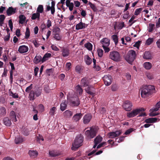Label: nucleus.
Instances as JSON below:
<instances>
[{
  "label": "nucleus",
  "mask_w": 160,
  "mask_h": 160,
  "mask_svg": "<svg viewBox=\"0 0 160 160\" xmlns=\"http://www.w3.org/2000/svg\"><path fill=\"white\" fill-rule=\"evenodd\" d=\"M154 86L151 85L144 86L141 92V95L142 98H146L151 95L154 91Z\"/></svg>",
  "instance_id": "f257e3e1"
},
{
  "label": "nucleus",
  "mask_w": 160,
  "mask_h": 160,
  "mask_svg": "<svg viewBox=\"0 0 160 160\" xmlns=\"http://www.w3.org/2000/svg\"><path fill=\"white\" fill-rule=\"evenodd\" d=\"M83 138L81 135H79L76 137L74 142L72 144L71 149L72 150L76 151L82 145Z\"/></svg>",
  "instance_id": "f03ea898"
},
{
  "label": "nucleus",
  "mask_w": 160,
  "mask_h": 160,
  "mask_svg": "<svg viewBox=\"0 0 160 160\" xmlns=\"http://www.w3.org/2000/svg\"><path fill=\"white\" fill-rule=\"evenodd\" d=\"M98 131V128L97 127H92L90 130H87L85 132V134L88 139H90L93 138L96 134Z\"/></svg>",
  "instance_id": "7ed1b4c3"
},
{
  "label": "nucleus",
  "mask_w": 160,
  "mask_h": 160,
  "mask_svg": "<svg viewBox=\"0 0 160 160\" xmlns=\"http://www.w3.org/2000/svg\"><path fill=\"white\" fill-rule=\"evenodd\" d=\"M100 43L105 51V52H108L110 51L108 46L110 44V40L107 38H102L100 41Z\"/></svg>",
  "instance_id": "20e7f679"
},
{
  "label": "nucleus",
  "mask_w": 160,
  "mask_h": 160,
  "mask_svg": "<svg viewBox=\"0 0 160 160\" xmlns=\"http://www.w3.org/2000/svg\"><path fill=\"white\" fill-rule=\"evenodd\" d=\"M136 57L135 51L133 50L128 51L125 57V59L129 63H131L135 59Z\"/></svg>",
  "instance_id": "39448f33"
},
{
  "label": "nucleus",
  "mask_w": 160,
  "mask_h": 160,
  "mask_svg": "<svg viewBox=\"0 0 160 160\" xmlns=\"http://www.w3.org/2000/svg\"><path fill=\"white\" fill-rule=\"evenodd\" d=\"M110 58L115 62H118L120 60L121 56L119 52L117 51H113L110 52Z\"/></svg>",
  "instance_id": "423d86ee"
},
{
  "label": "nucleus",
  "mask_w": 160,
  "mask_h": 160,
  "mask_svg": "<svg viewBox=\"0 0 160 160\" xmlns=\"http://www.w3.org/2000/svg\"><path fill=\"white\" fill-rule=\"evenodd\" d=\"M144 111V109L142 108L139 109H135L131 112H128L127 116L129 118L133 117L138 115L140 112Z\"/></svg>",
  "instance_id": "0eeeda50"
},
{
  "label": "nucleus",
  "mask_w": 160,
  "mask_h": 160,
  "mask_svg": "<svg viewBox=\"0 0 160 160\" xmlns=\"http://www.w3.org/2000/svg\"><path fill=\"white\" fill-rule=\"evenodd\" d=\"M60 29L59 28H55L53 30V35L54 38L57 40H59L61 38L60 35Z\"/></svg>",
  "instance_id": "6e6552de"
},
{
  "label": "nucleus",
  "mask_w": 160,
  "mask_h": 160,
  "mask_svg": "<svg viewBox=\"0 0 160 160\" xmlns=\"http://www.w3.org/2000/svg\"><path fill=\"white\" fill-rule=\"evenodd\" d=\"M123 107L126 111H130L132 107V103L130 101H126L124 102Z\"/></svg>",
  "instance_id": "1a4fd4ad"
},
{
  "label": "nucleus",
  "mask_w": 160,
  "mask_h": 160,
  "mask_svg": "<svg viewBox=\"0 0 160 160\" xmlns=\"http://www.w3.org/2000/svg\"><path fill=\"white\" fill-rule=\"evenodd\" d=\"M103 79L106 85L107 86L109 85L112 83V78L111 76L109 75H105Z\"/></svg>",
  "instance_id": "9d476101"
},
{
  "label": "nucleus",
  "mask_w": 160,
  "mask_h": 160,
  "mask_svg": "<svg viewBox=\"0 0 160 160\" xmlns=\"http://www.w3.org/2000/svg\"><path fill=\"white\" fill-rule=\"evenodd\" d=\"M29 50V48L27 46L22 45L20 46L18 50V52L21 54H24L27 53Z\"/></svg>",
  "instance_id": "9b49d317"
},
{
  "label": "nucleus",
  "mask_w": 160,
  "mask_h": 160,
  "mask_svg": "<svg viewBox=\"0 0 160 160\" xmlns=\"http://www.w3.org/2000/svg\"><path fill=\"white\" fill-rule=\"evenodd\" d=\"M85 90L86 92L88 94L93 96L94 94L95 89L91 85H89L85 88Z\"/></svg>",
  "instance_id": "f8f14e48"
},
{
  "label": "nucleus",
  "mask_w": 160,
  "mask_h": 160,
  "mask_svg": "<svg viewBox=\"0 0 160 160\" xmlns=\"http://www.w3.org/2000/svg\"><path fill=\"white\" fill-rule=\"evenodd\" d=\"M17 10V8H13L12 7H9L7 10V14L8 16H10L15 14Z\"/></svg>",
  "instance_id": "ddd939ff"
},
{
  "label": "nucleus",
  "mask_w": 160,
  "mask_h": 160,
  "mask_svg": "<svg viewBox=\"0 0 160 160\" xmlns=\"http://www.w3.org/2000/svg\"><path fill=\"white\" fill-rule=\"evenodd\" d=\"M121 133L120 131H117L115 132H110L108 134V136L109 138H114L118 136Z\"/></svg>",
  "instance_id": "4468645a"
},
{
  "label": "nucleus",
  "mask_w": 160,
  "mask_h": 160,
  "mask_svg": "<svg viewBox=\"0 0 160 160\" xmlns=\"http://www.w3.org/2000/svg\"><path fill=\"white\" fill-rule=\"evenodd\" d=\"M90 79L87 78H83L81 81V85L83 87H87L89 85Z\"/></svg>",
  "instance_id": "2eb2a0df"
},
{
  "label": "nucleus",
  "mask_w": 160,
  "mask_h": 160,
  "mask_svg": "<svg viewBox=\"0 0 160 160\" xmlns=\"http://www.w3.org/2000/svg\"><path fill=\"white\" fill-rule=\"evenodd\" d=\"M80 104V101L77 97L73 98L71 100L70 104L72 106H78Z\"/></svg>",
  "instance_id": "dca6fc26"
},
{
  "label": "nucleus",
  "mask_w": 160,
  "mask_h": 160,
  "mask_svg": "<svg viewBox=\"0 0 160 160\" xmlns=\"http://www.w3.org/2000/svg\"><path fill=\"white\" fill-rule=\"evenodd\" d=\"M91 114H88L85 115L83 117V122L84 124H87L89 122L92 118Z\"/></svg>",
  "instance_id": "f3484780"
},
{
  "label": "nucleus",
  "mask_w": 160,
  "mask_h": 160,
  "mask_svg": "<svg viewBox=\"0 0 160 160\" xmlns=\"http://www.w3.org/2000/svg\"><path fill=\"white\" fill-rule=\"evenodd\" d=\"M63 116L66 118H70L73 115V112L69 110H67L64 111L63 113Z\"/></svg>",
  "instance_id": "a211bd4d"
},
{
  "label": "nucleus",
  "mask_w": 160,
  "mask_h": 160,
  "mask_svg": "<svg viewBox=\"0 0 160 160\" xmlns=\"http://www.w3.org/2000/svg\"><path fill=\"white\" fill-rule=\"evenodd\" d=\"M82 116V114L81 113H77L73 116L72 117V119L73 121L77 122L81 119Z\"/></svg>",
  "instance_id": "6ab92c4d"
},
{
  "label": "nucleus",
  "mask_w": 160,
  "mask_h": 160,
  "mask_svg": "<svg viewBox=\"0 0 160 160\" xmlns=\"http://www.w3.org/2000/svg\"><path fill=\"white\" fill-rule=\"evenodd\" d=\"M24 138L22 137L21 136H17L16 137L15 140V142L16 144H18L20 143H22L24 141Z\"/></svg>",
  "instance_id": "aec40b11"
},
{
  "label": "nucleus",
  "mask_w": 160,
  "mask_h": 160,
  "mask_svg": "<svg viewBox=\"0 0 160 160\" xmlns=\"http://www.w3.org/2000/svg\"><path fill=\"white\" fill-rule=\"evenodd\" d=\"M66 6L68 7L69 10L71 11L73 10L74 4L73 2H71V0H66Z\"/></svg>",
  "instance_id": "412c9836"
},
{
  "label": "nucleus",
  "mask_w": 160,
  "mask_h": 160,
  "mask_svg": "<svg viewBox=\"0 0 160 160\" xmlns=\"http://www.w3.org/2000/svg\"><path fill=\"white\" fill-rule=\"evenodd\" d=\"M102 138L100 136H97L94 139L95 144L93 146V148H95L97 145L99 143L102 141Z\"/></svg>",
  "instance_id": "4be33fe9"
},
{
  "label": "nucleus",
  "mask_w": 160,
  "mask_h": 160,
  "mask_svg": "<svg viewBox=\"0 0 160 160\" xmlns=\"http://www.w3.org/2000/svg\"><path fill=\"white\" fill-rule=\"evenodd\" d=\"M62 55L64 57H68L69 54V50L67 48H62Z\"/></svg>",
  "instance_id": "5701e85b"
},
{
  "label": "nucleus",
  "mask_w": 160,
  "mask_h": 160,
  "mask_svg": "<svg viewBox=\"0 0 160 160\" xmlns=\"http://www.w3.org/2000/svg\"><path fill=\"white\" fill-rule=\"evenodd\" d=\"M67 102L66 101H63L62 102L60 105V109L62 111L65 110L67 107Z\"/></svg>",
  "instance_id": "b1692460"
},
{
  "label": "nucleus",
  "mask_w": 160,
  "mask_h": 160,
  "mask_svg": "<svg viewBox=\"0 0 160 160\" xmlns=\"http://www.w3.org/2000/svg\"><path fill=\"white\" fill-rule=\"evenodd\" d=\"M86 27V24L82 22H80L79 23L76 25V29L77 30L81 29Z\"/></svg>",
  "instance_id": "393cba45"
},
{
  "label": "nucleus",
  "mask_w": 160,
  "mask_h": 160,
  "mask_svg": "<svg viewBox=\"0 0 160 160\" xmlns=\"http://www.w3.org/2000/svg\"><path fill=\"white\" fill-rule=\"evenodd\" d=\"M33 62L35 64H38L41 62H42V58L40 55H36L33 59Z\"/></svg>",
  "instance_id": "a878e982"
},
{
  "label": "nucleus",
  "mask_w": 160,
  "mask_h": 160,
  "mask_svg": "<svg viewBox=\"0 0 160 160\" xmlns=\"http://www.w3.org/2000/svg\"><path fill=\"white\" fill-rule=\"evenodd\" d=\"M28 153L30 156L33 158L37 157L38 154V153L36 151L33 150H30Z\"/></svg>",
  "instance_id": "bb28decb"
},
{
  "label": "nucleus",
  "mask_w": 160,
  "mask_h": 160,
  "mask_svg": "<svg viewBox=\"0 0 160 160\" xmlns=\"http://www.w3.org/2000/svg\"><path fill=\"white\" fill-rule=\"evenodd\" d=\"M84 60L86 64L88 65H90L92 61V59L88 55H86L84 56Z\"/></svg>",
  "instance_id": "cd10ccee"
},
{
  "label": "nucleus",
  "mask_w": 160,
  "mask_h": 160,
  "mask_svg": "<svg viewBox=\"0 0 160 160\" xmlns=\"http://www.w3.org/2000/svg\"><path fill=\"white\" fill-rule=\"evenodd\" d=\"M50 156L52 157H55L59 156L60 155L59 152L55 151H52L49 152Z\"/></svg>",
  "instance_id": "c85d7f7f"
},
{
  "label": "nucleus",
  "mask_w": 160,
  "mask_h": 160,
  "mask_svg": "<svg viewBox=\"0 0 160 160\" xmlns=\"http://www.w3.org/2000/svg\"><path fill=\"white\" fill-rule=\"evenodd\" d=\"M51 54L50 53H46L42 58V63H43L48 60L49 58L51 57Z\"/></svg>",
  "instance_id": "c756f323"
},
{
  "label": "nucleus",
  "mask_w": 160,
  "mask_h": 160,
  "mask_svg": "<svg viewBox=\"0 0 160 160\" xmlns=\"http://www.w3.org/2000/svg\"><path fill=\"white\" fill-rule=\"evenodd\" d=\"M157 120V118H149L146 119L145 122L147 123H152L156 122Z\"/></svg>",
  "instance_id": "7c9ffc66"
},
{
  "label": "nucleus",
  "mask_w": 160,
  "mask_h": 160,
  "mask_svg": "<svg viewBox=\"0 0 160 160\" xmlns=\"http://www.w3.org/2000/svg\"><path fill=\"white\" fill-rule=\"evenodd\" d=\"M10 116L12 121L15 122L17 121L15 113L14 111H12L11 112Z\"/></svg>",
  "instance_id": "2f4dec72"
},
{
  "label": "nucleus",
  "mask_w": 160,
  "mask_h": 160,
  "mask_svg": "<svg viewBox=\"0 0 160 160\" xmlns=\"http://www.w3.org/2000/svg\"><path fill=\"white\" fill-rule=\"evenodd\" d=\"M7 113L6 110L5 108L2 107L0 108V116H4Z\"/></svg>",
  "instance_id": "473e14b6"
},
{
  "label": "nucleus",
  "mask_w": 160,
  "mask_h": 160,
  "mask_svg": "<svg viewBox=\"0 0 160 160\" xmlns=\"http://www.w3.org/2000/svg\"><path fill=\"white\" fill-rule=\"evenodd\" d=\"M4 124L7 126H10L11 124V122L8 118L7 117H5L3 120Z\"/></svg>",
  "instance_id": "72a5a7b5"
},
{
  "label": "nucleus",
  "mask_w": 160,
  "mask_h": 160,
  "mask_svg": "<svg viewBox=\"0 0 160 160\" xmlns=\"http://www.w3.org/2000/svg\"><path fill=\"white\" fill-rule=\"evenodd\" d=\"M155 28V25L153 24L150 23L149 24L148 27V32H152Z\"/></svg>",
  "instance_id": "f704fd0d"
},
{
  "label": "nucleus",
  "mask_w": 160,
  "mask_h": 160,
  "mask_svg": "<svg viewBox=\"0 0 160 160\" xmlns=\"http://www.w3.org/2000/svg\"><path fill=\"white\" fill-rule=\"evenodd\" d=\"M143 58L146 59H151L152 56L150 52L148 51L145 52L144 54Z\"/></svg>",
  "instance_id": "c9c22d12"
},
{
  "label": "nucleus",
  "mask_w": 160,
  "mask_h": 160,
  "mask_svg": "<svg viewBox=\"0 0 160 160\" xmlns=\"http://www.w3.org/2000/svg\"><path fill=\"white\" fill-rule=\"evenodd\" d=\"M40 14L38 12H36V13L33 14L32 15L31 19L32 20H34L36 19L39 20L40 18Z\"/></svg>",
  "instance_id": "e433bc0d"
},
{
  "label": "nucleus",
  "mask_w": 160,
  "mask_h": 160,
  "mask_svg": "<svg viewBox=\"0 0 160 160\" xmlns=\"http://www.w3.org/2000/svg\"><path fill=\"white\" fill-rule=\"evenodd\" d=\"M160 108V101L158 102L155 106L151 109V110L152 112H155L158 111Z\"/></svg>",
  "instance_id": "4c0bfd02"
},
{
  "label": "nucleus",
  "mask_w": 160,
  "mask_h": 160,
  "mask_svg": "<svg viewBox=\"0 0 160 160\" xmlns=\"http://www.w3.org/2000/svg\"><path fill=\"white\" fill-rule=\"evenodd\" d=\"M143 66L146 69H150L152 68V65L150 62H146L144 63Z\"/></svg>",
  "instance_id": "58836bf2"
},
{
  "label": "nucleus",
  "mask_w": 160,
  "mask_h": 160,
  "mask_svg": "<svg viewBox=\"0 0 160 160\" xmlns=\"http://www.w3.org/2000/svg\"><path fill=\"white\" fill-rule=\"evenodd\" d=\"M56 107H53L50 109L49 113L51 115L53 116L56 114Z\"/></svg>",
  "instance_id": "ea45409f"
},
{
  "label": "nucleus",
  "mask_w": 160,
  "mask_h": 160,
  "mask_svg": "<svg viewBox=\"0 0 160 160\" xmlns=\"http://www.w3.org/2000/svg\"><path fill=\"white\" fill-rule=\"evenodd\" d=\"M75 89L77 93H78L80 95L82 94L83 90L79 85H78L76 87Z\"/></svg>",
  "instance_id": "a19ab883"
},
{
  "label": "nucleus",
  "mask_w": 160,
  "mask_h": 160,
  "mask_svg": "<svg viewBox=\"0 0 160 160\" xmlns=\"http://www.w3.org/2000/svg\"><path fill=\"white\" fill-rule=\"evenodd\" d=\"M26 17L23 15H20L19 16V23L21 24H23L26 20Z\"/></svg>",
  "instance_id": "79ce46f5"
},
{
  "label": "nucleus",
  "mask_w": 160,
  "mask_h": 160,
  "mask_svg": "<svg viewBox=\"0 0 160 160\" xmlns=\"http://www.w3.org/2000/svg\"><path fill=\"white\" fill-rule=\"evenodd\" d=\"M84 47L88 50L92 51V44L89 42H88L84 44Z\"/></svg>",
  "instance_id": "37998d69"
},
{
  "label": "nucleus",
  "mask_w": 160,
  "mask_h": 160,
  "mask_svg": "<svg viewBox=\"0 0 160 160\" xmlns=\"http://www.w3.org/2000/svg\"><path fill=\"white\" fill-rule=\"evenodd\" d=\"M112 38L114 42L115 45H117L118 43V37L117 35L114 34L112 36Z\"/></svg>",
  "instance_id": "c03bdc74"
},
{
  "label": "nucleus",
  "mask_w": 160,
  "mask_h": 160,
  "mask_svg": "<svg viewBox=\"0 0 160 160\" xmlns=\"http://www.w3.org/2000/svg\"><path fill=\"white\" fill-rule=\"evenodd\" d=\"M43 11V7L42 5H38L37 10L36 12L38 13H42Z\"/></svg>",
  "instance_id": "a18cd8bd"
},
{
  "label": "nucleus",
  "mask_w": 160,
  "mask_h": 160,
  "mask_svg": "<svg viewBox=\"0 0 160 160\" xmlns=\"http://www.w3.org/2000/svg\"><path fill=\"white\" fill-rule=\"evenodd\" d=\"M17 82L21 85H23L27 83V81L26 80L22 78L17 80Z\"/></svg>",
  "instance_id": "49530a36"
},
{
  "label": "nucleus",
  "mask_w": 160,
  "mask_h": 160,
  "mask_svg": "<svg viewBox=\"0 0 160 160\" xmlns=\"http://www.w3.org/2000/svg\"><path fill=\"white\" fill-rule=\"evenodd\" d=\"M34 92L32 90L30 91L29 94V98L30 100H33L34 99Z\"/></svg>",
  "instance_id": "de8ad7c7"
},
{
  "label": "nucleus",
  "mask_w": 160,
  "mask_h": 160,
  "mask_svg": "<svg viewBox=\"0 0 160 160\" xmlns=\"http://www.w3.org/2000/svg\"><path fill=\"white\" fill-rule=\"evenodd\" d=\"M153 39L152 38H149L146 41L145 44L147 45H150L153 41Z\"/></svg>",
  "instance_id": "09e8293b"
},
{
  "label": "nucleus",
  "mask_w": 160,
  "mask_h": 160,
  "mask_svg": "<svg viewBox=\"0 0 160 160\" xmlns=\"http://www.w3.org/2000/svg\"><path fill=\"white\" fill-rule=\"evenodd\" d=\"M98 56L100 57H102L103 55V50L101 48H99L97 50Z\"/></svg>",
  "instance_id": "8fccbe9b"
},
{
  "label": "nucleus",
  "mask_w": 160,
  "mask_h": 160,
  "mask_svg": "<svg viewBox=\"0 0 160 160\" xmlns=\"http://www.w3.org/2000/svg\"><path fill=\"white\" fill-rule=\"evenodd\" d=\"M30 31L28 28H27L26 29V31L25 32V38L26 39H28L30 36Z\"/></svg>",
  "instance_id": "3c124183"
},
{
  "label": "nucleus",
  "mask_w": 160,
  "mask_h": 160,
  "mask_svg": "<svg viewBox=\"0 0 160 160\" xmlns=\"http://www.w3.org/2000/svg\"><path fill=\"white\" fill-rule=\"evenodd\" d=\"M142 9L141 8L137 9L135 11L134 15L136 16L138 15L142 11Z\"/></svg>",
  "instance_id": "603ef678"
},
{
  "label": "nucleus",
  "mask_w": 160,
  "mask_h": 160,
  "mask_svg": "<svg viewBox=\"0 0 160 160\" xmlns=\"http://www.w3.org/2000/svg\"><path fill=\"white\" fill-rule=\"evenodd\" d=\"M22 133L24 135L27 136L29 134V131L27 129H25L22 131Z\"/></svg>",
  "instance_id": "864d4df0"
},
{
  "label": "nucleus",
  "mask_w": 160,
  "mask_h": 160,
  "mask_svg": "<svg viewBox=\"0 0 160 160\" xmlns=\"http://www.w3.org/2000/svg\"><path fill=\"white\" fill-rule=\"evenodd\" d=\"M118 89V86L117 85H112V86L111 89L113 91H116Z\"/></svg>",
  "instance_id": "5fc2aeb1"
},
{
  "label": "nucleus",
  "mask_w": 160,
  "mask_h": 160,
  "mask_svg": "<svg viewBox=\"0 0 160 160\" xmlns=\"http://www.w3.org/2000/svg\"><path fill=\"white\" fill-rule=\"evenodd\" d=\"M51 4H52V8L50 10L51 11V13L52 14H53L55 12V8H54V4L53 3V2H52Z\"/></svg>",
  "instance_id": "6e6d98bb"
},
{
  "label": "nucleus",
  "mask_w": 160,
  "mask_h": 160,
  "mask_svg": "<svg viewBox=\"0 0 160 160\" xmlns=\"http://www.w3.org/2000/svg\"><path fill=\"white\" fill-rule=\"evenodd\" d=\"M32 88V84H31L26 89L25 91L28 93L30 91Z\"/></svg>",
  "instance_id": "4d7b16f0"
},
{
  "label": "nucleus",
  "mask_w": 160,
  "mask_h": 160,
  "mask_svg": "<svg viewBox=\"0 0 160 160\" xmlns=\"http://www.w3.org/2000/svg\"><path fill=\"white\" fill-rule=\"evenodd\" d=\"M10 95L12 96L13 98H18V96L17 93H13L12 92H11L10 93Z\"/></svg>",
  "instance_id": "13d9d810"
},
{
  "label": "nucleus",
  "mask_w": 160,
  "mask_h": 160,
  "mask_svg": "<svg viewBox=\"0 0 160 160\" xmlns=\"http://www.w3.org/2000/svg\"><path fill=\"white\" fill-rule=\"evenodd\" d=\"M150 111L151 112L149 113V115L150 116L152 117L156 116L158 115L159 114L158 113L154 112H152L151 110V109L150 110Z\"/></svg>",
  "instance_id": "bf43d9fd"
},
{
  "label": "nucleus",
  "mask_w": 160,
  "mask_h": 160,
  "mask_svg": "<svg viewBox=\"0 0 160 160\" xmlns=\"http://www.w3.org/2000/svg\"><path fill=\"white\" fill-rule=\"evenodd\" d=\"M136 17L134 15H133L130 18V19L129 20V22L130 23H132V25L134 23L136 22V20L132 22L133 20L136 18Z\"/></svg>",
  "instance_id": "052dcab7"
},
{
  "label": "nucleus",
  "mask_w": 160,
  "mask_h": 160,
  "mask_svg": "<svg viewBox=\"0 0 160 160\" xmlns=\"http://www.w3.org/2000/svg\"><path fill=\"white\" fill-rule=\"evenodd\" d=\"M129 17V15L128 12H127L123 16V18L124 19H127Z\"/></svg>",
  "instance_id": "680f3d73"
},
{
  "label": "nucleus",
  "mask_w": 160,
  "mask_h": 160,
  "mask_svg": "<svg viewBox=\"0 0 160 160\" xmlns=\"http://www.w3.org/2000/svg\"><path fill=\"white\" fill-rule=\"evenodd\" d=\"M38 109L40 112H42L44 110V106L42 104H40L38 106Z\"/></svg>",
  "instance_id": "e2e57ef3"
},
{
  "label": "nucleus",
  "mask_w": 160,
  "mask_h": 160,
  "mask_svg": "<svg viewBox=\"0 0 160 160\" xmlns=\"http://www.w3.org/2000/svg\"><path fill=\"white\" fill-rule=\"evenodd\" d=\"M8 25L11 31H12L13 28V23L11 19L8 21Z\"/></svg>",
  "instance_id": "0e129e2a"
},
{
  "label": "nucleus",
  "mask_w": 160,
  "mask_h": 160,
  "mask_svg": "<svg viewBox=\"0 0 160 160\" xmlns=\"http://www.w3.org/2000/svg\"><path fill=\"white\" fill-rule=\"evenodd\" d=\"M141 43V42L140 41H138L136 42L133 45V46L134 47H136L138 49L139 48V46L140 45V44Z\"/></svg>",
  "instance_id": "69168bd1"
},
{
  "label": "nucleus",
  "mask_w": 160,
  "mask_h": 160,
  "mask_svg": "<svg viewBox=\"0 0 160 160\" xmlns=\"http://www.w3.org/2000/svg\"><path fill=\"white\" fill-rule=\"evenodd\" d=\"M124 22L120 23H119L118 26V28L120 29H122L124 27Z\"/></svg>",
  "instance_id": "338daca9"
},
{
  "label": "nucleus",
  "mask_w": 160,
  "mask_h": 160,
  "mask_svg": "<svg viewBox=\"0 0 160 160\" xmlns=\"http://www.w3.org/2000/svg\"><path fill=\"white\" fill-rule=\"evenodd\" d=\"M47 26L48 28H49L52 26V22L49 19H48L46 23Z\"/></svg>",
  "instance_id": "774afa93"
}]
</instances>
